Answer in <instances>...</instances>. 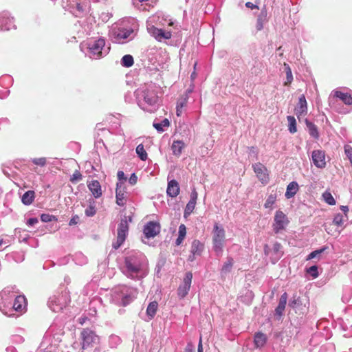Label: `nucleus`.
I'll list each match as a JSON object with an SVG mask.
<instances>
[{
  "label": "nucleus",
  "mask_w": 352,
  "mask_h": 352,
  "mask_svg": "<svg viewBox=\"0 0 352 352\" xmlns=\"http://www.w3.org/2000/svg\"><path fill=\"white\" fill-rule=\"evenodd\" d=\"M132 218L131 217H124V219H122L118 227V236L116 242L113 244V247L114 249H118L122 243L124 242L128 232H129V223L128 221H131Z\"/></svg>",
  "instance_id": "f257e3e1"
},
{
  "label": "nucleus",
  "mask_w": 352,
  "mask_h": 352,
  "mask_svg": "<svg viewBox=\"0 0 352 352\" xmlns=\"http://www.w3.org/2000/svg\"><path fill=\"white\" fill-rule=\"evenodd\" d=\"M212 234L214 250L217 253H221L222 252L225 241V230L222 227H220L217 223H215L214 226Z\"/></svg>",
  "instance_id": "f03ea898"
},
{
  "label": "nucleus",
  "mask_w": 352,
  "mask_h": 352,
  "mask_svg": "<svg viewBox=\"0 0 352 352\" xmlns=\"http://www.w3.org/2000/svg\"><path fill=\"white\" fill-rule=\"evenodd\" d=\"M289 221L286 214L281 210H277L274 215L273 230L275 233H278L280 230H284Z\"/></svg>",
  "instance_id": "7ed1b4c3"
},
{
  "label": "nucleus",
  "mask_w": 352,
  "mask_h": 352,
  "mask_svg": "<svg viewBox=\"0 0 352 352\" xmlns=\"http://www.w3.org/2000/svg\"><path fill=\"white\" fill-rule=\"evenodd\" d=\"M82 339V349H85L91 346L93 344L98 342L99 337L92 331L89 329H84L81 332Z\"/></svg>",
  "instance_id": "20e7f679"
},
{
  "label": "nucleus",
  "mask_w": 352,
  "mask_h": 352,
  "mask_svg": "<svg viewBox=\"0 0 352 352\" xmlns=\"http://www.w3.org/2000/svg\"><path fill=\"white\" fill-rule=\"evenodd\" d=\"M105 45V41L103 38H99L95 41H90L88 43V48L89 50V52L94 56L96 58H98L102 55V50Z\"/></svg>",
  "instance_id": "39448f33"
},
{
  "label": "nucleus",
  "mask_w": 352,
  "mask_h": 352,
  "mask_svg": "<svg viewBox=\"0 0 352 352\" xmlns=\"http://www.w3.org/2000/svg\"><path fill=\"white\" fill-rule=\"evenodd\" d=\"M252 168L256 177L263 184H267L270 181L267 168L261 163L257 162L252 164Z\"/></svg>",
  "instance_id": "423d86ee"
},
{
  "label": "nucleus",
  "mask_w": 352,
  "mask_h": 352,
  "mask_svg": "<svg viewBox=\"0 0 352 352\" xmlns=\"http://www.w3.org/2000/svg\"><path fill=\"white\" fill-rule=\"evenodd\" d=\"M126 188L124 183L119 182L116 184V204L118 206H123L126 203Z\"/></svg>",
  "instance_id": "0eeeda50"
},
{
  "label": "nucleus",
  "mask_w": 352,
  "mask_h": 352,
  "mask_svg": "<svg viewBox=\"0 0 352 352\" xmlns=\"http://www.w3.org/2000/svg\"><path fill=\"white\" fill-rule=\"evenodd\" d=\"M192 279V274L190 272H187L184 278L183 283L177 289V294L181 298H184L188 294L190 288Z\"/></svg>",
  "instance_id": "6e6552de"
},
{
  "label": "nucleus",
  "mask_w": 352,
  "mask_h": 352,
  "mask_svg": "<svg viewBox=\"0 0 352 352\" xmlns=\"http://www.w3.org/2000/svg\"><path fill=\"white\" fill-rule=\"evenodd\" d=\"M125 265L129 272L138 273L142 268V263L137 256H131L125 258Z\"/></svg>",
  "instance_id": "1a4fd4ad"
},
{
  "label": "nucleus",
  "mask_w": 352,
  "mask_h": 352,
  "mask_svg": "<svg viewBox=\"0 0 352 352\" xmlns=\"http://www.w3.org/2000/svg\"><path fill=\"white\" fill-rule=\"evenodd\" d=\"M160 232V225L157 222L149 221L144 228V234L148 239L153 238Z\"/></svg>",
  "instance_id": "9d476101"
},
{
  "label": "nucleus",
  "mask_w": 352,
  "mask_h": 352,
  "mask_svg": "<svg viewBox=\"0 0 352 352\" xmlns=\"http://www.w3.org/2000/svg\"><path fill=\"white\" fill-rule=\"evenodd\" d=\"M314 165L320 168H324L326 166L325 153L322 150H314L311 155Z\"/></svg>",
  "instance_id": "9b49d317"
},
{
  "label": "nucleus",
  "mask_w": 352,
  "mask_h": 352,
  "mask_svg": "<svg viewBox=\"0 0 352 352\" xmlns=\"http://www.w3.org/2000/svg\"><path fill=\"white\" fill-rule=\"evenodd\" d=\"M295 114L300 119L301 117H305L307 113V103L306 101L305 96L304 95L300 96L299 98L298 103L296 107Z\"/></svg>",
  "instance_id": "f8f14e48"
},
{
  "label": "nucleus",
  "mask_w": 352,
  "mask_h": 352,
  "mask_svg": "<svg viewBox=\"0 0 352 352\" xmlns=\"http://www.w3.org/2000/svg\"><path fill=\"white\" fill-rule=\"evenodd\" d=\"M204 250V244L201 243L199 240L195 239L192 242L190 252L192 255L189 256V260L192 261L195 259V256L201 255Z\"/></svg>",
  "instance_id": "ddd939ff"
},
{
  "label": "nucleus",
  "mask_w": 352,
  "mask_h": 352,
  "mask_svg": "<svg viewBox=\"0 0 352 352\" xmlns=\"http://www.w3.org/2000/svg\"><path fill=\"white\" fill-rule=\"evenodd\" d=\"M144 101L148 104H154L157 101V95L154 89L147 88L143 91Z\"/></svg>",
  "instance_id": "4468645a"
},
{
  "label": "nucleus",
  "mask_w": 352,
  "mask_h": 352,
  "mask_svg": "<svg viewBox=\"0 0 352 352\" xmlns=\"http://www.w3.org/2000/svg\"><path fill=\"white\" fill-rule=\"evenodd\" d=\"M180 192V188L179 186V183L175 180L172 179L168 182L166 192L167 195L170 197H176Z\"/></svg>",
  "instance_id": "2eb2a0df"
},
{
  "label": "nucleus",
  "mask_w": 352,
  "mask_h": 352,
  "mask_svg": "<svg viewBox=\"0 0 352 352\" xmlns=\"http://www.w3.org/2000/svg\"><path fill=\"white\" fill-rule=\"evenodd\" d=\"M27 306V300L24 296H18L15 298L13 309L18 312H23L25 310Z\"/></svg>",
  "instance_id": "dca6fc26"
},
{
  "label": "nucleus",
  "mask_w": 352,
  "mask_h": 352,
  "mask_svg": "<svg viewBox=\"0 0 352 352\" xmlns=\"http://www.w3.org/2000/svg\"><path fill=\"white\" fill-rule=\"evenodd\" d=\"M87 186L95 198H99L102 196L101 186L98 180H92L88 184Z\"/></svg>",
  "instance_id": "f3484780"
},
{
  "label": "nucleus",
  "mask_w": 352,
  "mask_h": 352,
  "mask_svg": "<svg viewBox=\"0 0 352 352\" xmlns=\"http://www.w3.org/2000/svg\"><path fill=\"white\" fill-rule=\"evenodd\" d=\"M152 35L157 39L158 41H162L163 39H169L171 38V32H166L162 29H158L156 28H153L152 30Z\"/></svg>",
  "instance_id": "a211bd4d"
},
{
  "label": "nucleus",
  "mask_w": 352,
  "mask_h": 352,
  "mask_svg": "<svg viewBox=\"0 0 352 352\" xmlns=\"http://www.w3.org/2000/svg\"><path fill=\"white\" fill-rule=\"evenodd\" d=\"M188 100V95H182L181 96L177 101V106H176V114L177 116H181L183 113V109L187 106Z\"/></svg>",
  "instance_id": "6ab92c4d"
},
{
  "label": "nucleus",
  "mask_w": 352,
  "mask_h": 352,
  "mask_svg": "<svg viewBox=\"0 0 352 352\" xmlns=\"http://www.w3.org/2000/svg\"><path fill=\"white\" fill-rule=\"evenodd\" d=\"M287 301V294L285 292L283 294L280 298L278 305L275 309L276 315L281 317L283 314V311L285 309V306Z\"/></svg>",
  "instance_id": "aec40b11"
},
{
  "label": "nucleus",
  "mask_w": 352,
  "mask_h": 352,
  "mask_svg": "<svg viewBox=\"0 0 352 352\" xmlns=\"http://www.w3.org/2000/svg\"><path fill=\"white\" fill-rule=\"evenodd\" d=\"M267 338L266 335L262 332H257L254 335V343L256 348H261L265 346L267 342Z\"/></svg>",
  "instance_id": "412c9836"
},
{
  "label": "nucleus",
  "mask_w": 352,
  "mask_h": 352,
  "mask_svg": "<svg viewBox=\"0 0 352 352\" xmlns=\"http://www.w3.org/2000/svg\"><path fill=\"white\" fill-rule=\"evenodd\" d=\"M333 96L340 98L346 105L352 104V96L348 93L336 90L333 91Z\"/></svg>",
  "instance_id": "4be33fe9"
},
{
  "label": "nucleus",
  "mask_w": 352,
  "mask_h": 352,
  "mask_svg": "<svg viewBox=\"0 0 352 352\" xmlns=\"http://www.w3.org/2000/svg\"><path fill=\"white\" fill-rule=\"evenodd\" d=\"M298 190V183L296 182H292L288 184V186L287 187L285 197L287 199H290V198L293 197L296 194Z\"/></svg>",
  "instance_id": "5701e85b"
},
{
  "label": "nucleus",
  "mask_w": 352,
  "mask_h": 352,
  "mask_svg": "<svg viewBox=\"0 0 352 352\" xmlns=\"http://www.w3.org/2000/svg\"><path fill=\"white\" fill-rule=\"evenodd\" d=\"M234 260L232 258H228L227 261L223 264L221 269V276L224 279L225 276L229 274L232 268Z\"/></svg>",
  "instance_id": "b1692460"
},
{
  "label": "nucleus",
  "mask_w": 352,
  "mask_h": 352,
  "mask_svg": "<svg viewBox=\"0 0 352 352\" xmlns=\"http://www.w3.org/2000/svg\"><path fill=\"white\" fill-rule=\"evenodd\" d=\"M267 18V10L266 7L264 6L261 10L260 15L258 16L256 21V30L258 31L261 30L263 28V24L266 21Z\"/></svg>",
  "instance_id": "393cba45"
},
{
  "label": "nucleus",
  "mask_w": 352,
  "mask_h": 352,
  "mask_svg": "<svg viewBox=\"0 0 352 352\" xmlns=\"http://www.w3.org/2000/svg\"><path fill=\"white\" fill-rule=\"evenodd\" d=\"M184 146L185 144L183 141H174L171 146L173 153L176 156H179L182 154V150L184 148Z\"/></svg>",
  "instance_id": "a878e982"
},
{
  "label": "nucleus",
  "mask_w": 352,
  "mask_h": 352,
  "mask_svg": "<svg viewBox=\"0 0 352 352\" xmlns=\"http://www.w3.org/2000/svg\"><path fill=\"white\" fill-rule=\"evenodd\" d=\"M35 199V192L34 190H28L25 192L21 197V201L24 205H30Z\"/></svg>",
  "instance_id": "bb28decb"
},
{
  "label": "nucleus",
  "mask_w": 352,
  "mask_h": 352,
  "mask_svg": "<svg viewBox=\"0 0 352 352\" xmlns=\"http://www.w3.org/2000/svg\"><path fill=\"white\" fill-rule=\"evenodd\" d=\"M305 123L307 127L309 130V133L313 138L318 139L319 137V134L318 132L317 126L312 122H309L308 120H305Z\"/></svg>",
  "instance_id": "cd10ccee"
},
{
  "label": "nucleus",
  "mask_w": 352,
  "mask_h": 352,
  "mask_svg": "<svg viewBox=\"0 0 352 352\" xmlns=\"http://www.w3.org/2000/svg\"><path fill=\"white\" fill-rule=\"evenodd\" d=\"M158 309V303L156 301L150 302L146 309V314L151 318H153Z\"/></svg>",
  "instance_id": "c85d7f7f"
},
{
  "label": "nucleus",
  "mask_w": 352,
  "mask_h": 352,
  "mask_svg": "<svg viewBox=\"0 0 352 352\" xmlns=\"http://www.w3.org/2000/svg\"><path fill=\"white\" fill-rule=\"evenodd\" d=\"M283 65L285 67V71L286 73V78H287L286 81L284 82V85L289 86L293 80V75H292V69L287 63H284Z\"/></svg>",
  "instance_id": "c756f323"
},
{
  "label": "nucleus",
  "mask_w": 352,
  "mask_h": 352,
  "mask_svg": "<svg viewBox=\"0 0 352 352\" xmlns=\"http://www.w3.org/2000/svg\"><path fill=\"white\" fill-rule=\"evenodd\" d=\"M287 121H288V123H289V125H288V127H289V131L291 133H294L297 131V129H296V119L294 116H287Z\"/></svg>",
  "instance_id": "7c9ffc66"
},
{
  "label": "nucleus",
  "mask_w": 352,
  "mask_h": 352,
  "mask_svg": "<svg viewBox=\"0 0 352 352\" xmlns=\"http://www.w3.org/2000/svg\"><path fill=\"white\" fill-rule=\"evenodd\" d=\"M136 153L142 160L145 161L147 159V153L146 152L142 144H139L136 147Z\"/></svg>",
  "instance_id": "2f4dec72"
},
{
  "label": "nucleus",
  "mask_w": 352,
  "mask_h": 352,
  "mask_svg": "<svg viewBox=\"0 0 352 352\" xmlns=\"http://www.w3.org/2000/svg\"><path fill=\"white\" fill-rule=\"evenodd\" d=\"M134 63L133 58L131 55H124L122 58V65L124 67H131Z\"/></svg>",
  "instance_id": "473e14b6"
},
{
  "label": "nucleus",
  "mask_w": 352,
  "mask_h": 352,
  "mask_svg": "<svg viewBox=\"0 0 352 352\" xmlns=\"http://www.w3.org/2000/svg\"><path fill=\"white\" fill-rule=\"evenodd\" d=\"M196 205V201L195 200H190L188 201L187 205L186 206L184 210V216L190 215L194 210Z\"/></svg>",
  "instance_id": "72a5a7b5"
},
{
  "label": "nucleus",
  "mask_w": 352,
  "mask_h": 352,
  "mask_svg": "<svg viewBox=\"0 0 352 352\" xmlns=\"http://www.w3.org/2000/svg\"><path fill=\"white\" fill-rule=\"evenodd\" d=\"M322 197H323L324 200L325 201V202L327 204H328L329 205L333 206L336 204V200L330 192L325 191L322 194Z\"/></svg>",
  "instance_id": "f704fd0d"
},
{
  "label": "nucleus",
  "mask_w": 352,
  "mask_h": 352,
  "mask_svg": "<svg viewBox=\"0 0 352 352\" xmlns=\"http://www.w3.org/2000/svg\"><path fill=\"white\" fill-rule=\"evenodd\" d=\"M276 201V195L271 194L267 197V199L264 204L265 208H272Z\"/></svg>",
  "instance_id": "c9c22d12"
},
{
  "label": "nucleus",
  "mask_w": 352,
  "mask_h": 352,
  "mask_svg": "<svg viewBox=\"0 0 352 352\" xmlns=\"http://www.w3.org/2000/svg\"><path fill=\"white\" fill-rule=\"evenodd\" d=\"M169 121L167 118L164 119L160 123H154L153 126L155 129H156L158 131L162 132L164 131L163 127L164 126H169Z\"/></svg>",
  "instance_id": "e433bc0d"
},
{
  "label": "nucleus",
  "mask_w": 352,
  "mask_h": 352,
  "mask_svg": "<svg viewBox=\"0 0 352 352\" xmlns=\"http://www.w3.org/2000/svg\"><path fill=\"white\" fill-rule=\"evenodd\" d=\"M328 248L324 246L319 250H316L315 251L311 252L307 256V260H311L312 258H314L319 255H320L324 250H326Z\"/></svg>",
  "instance_id": "4c0bfd02"
},
{
  "label": "nucleus",
  "mask_w": 352,
  "mask_h": 352,
  "mask_svg": "<svg viewBox=\"0 0 352 352\" xmlns=\"http://www.w3.org/2000/svg\"><path fill=\"white\" fill-rule=\"evenodd\" d=\"M134 298L135 297L131 296V294H128V295L124 296L122 298L121 305L123 307H126V305H128L129 303H131L133 301Z\"/></svg>",
  "instance_id": "58836bf2"
},
{
  "label": "nucleus",
  "mask_w": 352,
  "mask_h": 352,
  "mask_svg": "<svg viewBox=\"0 0 352 352\" xmlns=\"http://www.w3.org/2000/svg\"><path fill=\"white\" fill-rule=\"evenodd\" d=\"M82 177V174L80 173V172L79 170H76L74 171V173L72 175V177L70 178V181L72 183H75L76 182L81 180Z\"/></svg>",
  "instance_id": "ea45409f"
},
{
  "label": "nucleus",
  "mask_w": 352,
  "mask_h": 352,
  "mask_svg": "<svg viewBox=\"0 0 352 352\" xmlns=\"http://www.w3.org/2000/svg\"><path fill=\"white\" fill-rule=\"evenodd\" d=\"M85 214L87 217H93L96 213V210L93 204H90L85 211Z\"/></svg>",
  "instance_id": "a19ab883"
},
{
  "label": "nucleus",
  "mask_w": 352,
  "mask_h": 352,
  "mask_svg": "<svg viewBox=\"0 0 352 352\" xmlns=\"http://www.w3.org/2000/svg\"><path fill=\"white\" fill-rule=\"evenodd\" d=\"M343 222H344V217H343L342 214H337L336 215H335L333 220V224L339 226H342Z\"/></svg>",
  "instance_id": "79ce46f5"
},
{
  "label": "nucleus",
  "mask_w": 352,
  "mask_h": 352,
  "mask_svg": "<svg viewBox=\"0 0 352 352\" xmlns=\"http://www.w3.org/2000/svg\"><path fill=\"white\" fill-rule=\"evenodd\" d=\"M41 220L43 222H50V221H52L53 220H56V218L55 217V216L52 215V214H43L41 216Z\"/></svg>",
  "instance_id": "37998d69"
},
{
  "label": "nucleus",
  "mask_w": 352,
  "mask_h": 352,
  "mask_svg": "<svg viewBox=\"0 0 352 352\" xmlns=\"http://www.w3.org/2000/svg\"><path fill=\"white\" fill-rule=\"evenodd\" d=\"M46 161L45 157L34 158L32 160V162L34 164L40 166H44L46 164Z\"/></svg>",
  "instance_id": "c03bdc74"
},
{
  "label": "nucleus",
  "mask_w": 352,
  "mask_h": 352,
  "mask_svg": "<svg viewBox=\"0 0 352 352\" xmlns=\"http://www.w3.org/2000/svg\"><path fill=\"white\" fill-rule=\"evenodd\" d=\"M307 272L309 273L314 278L318 276V267L316 265H313L307 269Z\"/></svg>",
  "instance_id": "a18cd8bd"
},
{
  "label": "nucleus",
  "mask_w": 352,
  "mask_h": 352,
  "mask_svg": "<svg viewBox=\"0 0 352 352\" xmlns=\"http://www.w3.org/2000/svg\"><path fill=\"white\" fill-rule=\"evenodd\" d=\"M344 151L352 165V147H351L350 146H346L344 147Z\"/></svg>",
  "instance_id": "49530a36"
},
{
  "label": "nucleus",
  "mask_w": 352,
  "mask_h": 352,
  "mask_svg": "<svg viewBox=\"0 0 352 352\" xmlns=\"http://www.w3.org/2000/svg\"><path fill=\"white\" fill-rule=\"evenodd\" d=\"M186 234V228L185 225L181 224L179 227V235L185 237Z\"/></svg>",
  "instance_id": "de8ad7c7"
},
{
  "label": "nucleus",
  "mask_w": 352,
  "mask_h": 352,
  "mask_svg": "<svg viewBox=\"0 0 352 352\" xmlns=\"http://www.w3.org/2000/svg\"><path fill=\"white\" fill-rule=\"evenodd\" d=\"M121 32H122V34H121L122 38V39H126L133 32V30H121Z\"/></svg>",
  "instance_id": "09e8293b"
},
{
  "label": "nucleus",
  "mask_w": 352,
  "mask_h": 352,
  "mask_svg": "<svg viewBox=\"0 0 352 352\" xmlns=\"http://www.w3.org/2000/svg\"><path fill=\"white\" fill-rule=\"evenodd\" d=\"M117 176L120 182H124L126 181V177L124 175V173L122 170H119L117 173Z\"/></svg>",
  "instance_id": "8fccbe9b"
},
{
  "label": "nucleus",
  "mask_w": 352,
  "mask_h": 352,
  "mask_svg": "<svg viewBox=\"0 0 352 352\" xmlns=\"http://www.w3.org/2000/svg\"><path fill=\"white\" fill-rule=\"evenodd\" d=\"M138 181V177L135 173L131 174L129 182L131 185H135L137 183Z\"/></svg>",
  "instance_id": "3c124183"
},
{
  "label": "nucleus",
  "mask_w": 352,
  "mask_h": 352,
  "mask_svg": "<svg viewBox=\"0 0 352 352\" xmlns=\"http://www.w3.org/2000/svg\"><path fill=\"white\" fill-rule=\"evenodd\" d=\"M78 222V216H75V217H72L70 219L69 225V226H74V225L77 224Z\"/></svg>",
  "instance_id": "603ef678"
},
{
  "label": "nucleus",
  "mask_w": 352,
  "mask_h": 352,
  "mask_svg": "<svg viewBox=\"0 0 352 352\" xmlns=\"http://www.w3.org/2000/svg\"><path fill=\"white\" fill-rule=\"evenodd\" d=\"M282 246L281 245L278 243V242H276L274 245H273V250L275 252H278L280 250Z\"/></svg>",
  "instance_id": "864d4df0"
},
{
  "label": "nucleus",
  "mask_w": 352,
  "mask_h": 352,
  "mask_svg": "<svg viewBox=\"0 0 352 352\" xmlns=\"http://www.w3.org/2000/svg\"><path fill=\"white\" fill-rule=\"evenodd\" d=\"M38 223V219L36 218H30L28 220L27 224L28 226H33Z\"/></svg>",
  "instance_id": "5fc2aeb1"
},
{
  "label": "nucleus",
  "mask_w": 352,
  "mask_h": 352,
  "mask_svg": "<svg viewBox=\"0 0 352 352\" xmlns=\"http://www.w3.org/2000/svg\"><path fill=\"white\" fill-rule=\"evenodd\" d=\"M245 6L248 8H250V9H258V7L256 6V5H254V3H251V2H247L245 3Z\"/></svg>",
  "instance_id": "6e6d98bb"
},
{
  "label": "nucleus",
  "mask_w": 352,
  "mask_h": 352,
  "mask_svg": "<svg viewBox=\"0 0 352 352\" xmlns=\"http://www.w3.org/2000/svg\"><path fill=\"white\" fill-rule=\"evenodd\" d=\"M185 237L184 236H178L177 239H176V241H175V244L176 245H179L182 241H184Z\"/></svg>",
  "instance_id": "4d7b16f0"
},
{
  "label": "nucleus",
  "mask_w": 352,
  "mask_h": 352,
  "mask_svg": "<svg viewBox=\"0 0 352 352\" xmlns=\"http://www.w3.org/2000/svg\"><path fill=\"white\" fill-rule=\"evenodd\" d=\"M197 192L195 190H194L191 193L190 200H195L197 202Z\"/></svg>",
  "instance_id": "13d9d810"
},
{
  "label": "nucleus",
  "mask_w": 352,
  "mask_h": 352,
  "mask_svg": "<svg viewBox=\"0 0 352 352\" xmlns=\"http://www.w3.org/2000/svg\"><path fill=\"white\" fill-rule=\"evenodd\" d=\"M340 208L345 214H346V212L349 211V208L347 206H342Z\"/></svg>",
  "instance_id": "bf43d9fd"
},
{
  "label": "nucleus",
  "mask_w": 352,
  "mask_h": 352,
  "mask_svg": "<svg viewBox=\"0 0 352 352\" xmlns=\"http://www.w3.org/2000/svg\"><path fill=\"white\" fill-rule=\"evenodd\" d=\"M198 352H203V347H202V344H201V341L200 340L199 343V345H198Z\"/></svg>",
  "instance_id": "052dcab7"
},
{
  "label": "nucleus",
  "mask_w": 352,
  "mask_h": 352,
  "mask_svg": "<svg viewBox=\"0 0 352 352\" xmlns=\"http://www.w3.org/2000/svg\"><path fill=\"white\" fill-rule=\"evenodd\" d=\"M122 32H121V30L116 35V38H117V41H120V40L122 39Z\"/></svg>",
  "instance_id": "680f3d73"
},
{
  "label": "nucleus",
  "mask_w": 352,
  "mask_h": 352,
  "mask_svg": "<svg viewBox=\"0 0 352 352\" xmlns=\"http://www.w3.org/2000/svg\"><path fill=\"white\" fill-rule=\"evenodd\" d=\"M250 149L251 151H253L254 153L255 152V147L252 146V147L250 148Z\"/></svg>",
  "instance_id": "e2e57ef3"
},
{
  "label": "nucleus",
  "mask_w": 352,
  "mask_h": 352,
  "mask_svg": "<svg viewBox=\"0 0 352 352\" xmlns=\"http://www.w3.org/2000/svg\"><path fill=\"white\" fill-rule=\"evenodd\" d=\"M184 352H195V351H192L191 349H186Z\"/></svg>",
  "instance_id": "0e129e2a"
},
{
  "label": "nucleus",
  "mask_w": 352,
  "mask_h": 352,
  "mask_svg": "<svg viewBox=\"0 0 352 352\" xmlns=\"http://www.w3.org/2000/svg\"><path fill=\"white\" fill-rule=\"evenodd\" d=\"M195 76H196V74H195V72H192V74H191V78H194L195 77Z\"/></svg>",
  "instance_id": "69168bd1"
},
{
  "label": "nucleus",
  "mask_w": 352,
  "mask_h": 352,
  "mask_svg": "<svg viewBox=\"0 0 352 352\" xmlns=\"http://www.w3.org/2000/svg\"><path fill=\"white\" fill-rule=\"evenodd\" d=\"M139 2H146L148 1L149 0H138Z\"/></svg>",
  "instance_id": "338daca9"
}]
</instances>
